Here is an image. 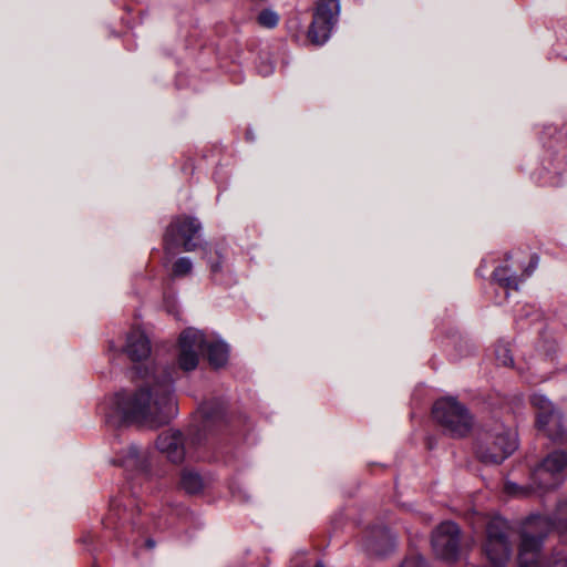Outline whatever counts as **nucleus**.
I'll use <instances>...</instances> for the list:
<instances>
[{
	"instance_id": "9b49d317",
	"label": "nucleus",
	"mask_w": 567,
	"mask_h": 567,
	"mask_svg": "<svg viewBox=\"0 0 567 567\" xmlns=\"http://www.w3.org/2000/svg\"><path fill=\"white\" fill-rule=\"evenodd\" d=\"M432 548L437 558L452 563L458 556L460 528L453 522H444L432 534Z\"/></svg>"
},
{
	"instance_id": "6e6552de",
	"label": "nucleus",
	"mask_w": 567,
	"mask_h": 567,
	"mask_svg": "<svg viewBox=\"0 0 567 567\" xmlns=\"http://www.w3.org/2000/svg\"><path fill=\"white\" fill-rule=\"evenodd\" d=\"M340 13L339 0H321L313 13V20L308 30V39L316 45L326 43L338 21Z\"/></svg>"
},
{
	"instance_id": "bb28decb",
	"label": "nucleus",
	"mask_w": 567,
	"mask_h": 567,
	"mask_svg": "<svg viewBox=\"0 0 567 567\" xmlns=\"http://www.w3.org/2000/svg\"><path fill=\"white\" fill-rule=\"evenodd\" d=\"M316 567H324L322 564H317Z\"/></svg>"
},
{
	"instance_id": "5701e85b",
	"label": "nucleus",
	"mask_w": 567,
	"mask_h": 567,
	"mask_svg": "<svg viewBox=\"0 0 567 567\" xmlns=\"http://www.w3.org/2000/svg\"><path fill=\"white\" fill-rule=\"evenodd\" d=\"M365 549L372 554V555H380L381 551L377 545V543L374 542H369L367 545H365Z\"/></svg>"
},
{
	"instance_id": "a211bd4d",
	"label": "nucleus",
	"mask_w": 567,
	"mask_h": 567,
	"mask_svg": "<svg viewBox=\"0 0 567 567\" xmlns=\"http://www.w3.org/2000/svg\"><path fill=\"white\" fill-rule=\"evenodd\" d=\"M257 22L266 29H274L279 23V14L272 9H264L257 16Z\"/></svg>"
},
{
	"instance_id": "f8f14e48",
	"label": "nucleus",
	"mask_w": 567,
	"mask_h": 567,
	"mask_svg": "<svg viewBox=\"0 0 567 567\" xmlns=\"http://www.w3.org/2000/svg\"><path fill=\"white\" fill-rule=\"evenodd\" d=\"M156 447L171 463L181 464L185 460V437L178 430L169 429L161 433Z\"/></svg>"
},
{
	"instance_id": "f03ea898",
	"label": "nucleus",
	"mask_w": 567,
	"mask_h": 567,
	"mask_svg": "<svg viewBox=\"0 0 567 567\" xmlns=\"http://www.w3.org/2000/svg\"><path fill=\"white\" fill-rule=\"evenodd\" d=\"M553 530L567 538V497L557 503L551 517L536 514L530 515L523 523L518 547L520 567L538 566L544 539Z\"/></svg>"
},
{
	"instance_id": "1a4fd4ad",
	"label": "nucleus",
	"mask_w": 567,
	"mask_h": 567,
	"mask_svg": "<svg viewBox=\"0 0 567 567\" xmlns=\"http://www.w3.org/2000/svg\"><path fill=\"white\" fill-rule=\"evenodd\" d=\"M200 228V224L193 217H176L165 233V251L173 254V250L178 246H182L185 251H194L197 248L194 238Z\"/></svg>"
},
{
	"instance_id": "6ab92c4d",
	"label": "nucleus",
	"mask_w": 567,
	"mask_h": 567,
	"mask_svg": "<svg viewBox=\"0 0 567 567\" xmlns=\"http://www.w3.org/2000/svg\"><path fill=\"white\" fill-rule=\"evenodd\" d=\"M538 179L545 186H558L561 183L560 172L557 168L550 171L547 167H543L538 172Z\"/></svg>"
},
{
	"instance_id": "393cba45",
	"label": "nucleus",
	"mask_w": 567,
	"mask_h": 567,
	"mask_svg": "<svg viewBox=\"0 0 567 567\" xmlns=\"http://www.w3.org/2000/svg\"><path fill=\"white\" fill-rule=\"evenodd\" d=\"M537 266V262H534L529 266V269H527L526 274H525V278L530 276L532 271L536 268Z\"/></svg>"
},
{
	"instance_id": "ddd939ff",
	"label": "nucleus",
	"mask_w": 567,
	"mask_h": 567,
	"mask_svg": "<svg viewBox=\"0 0 567 567\" xmlns=\"http://www.w3.org/2000/svg\"><path fill=\"white\" fill-rule=\"evenodd\" d=\"M124 351L132 361L138 362L148 358L151 353V344L144 331L133 329L127 334Z\"/></svg>"
},
{
	"instance_id": "4468645a",
	"label": "nucleus",
	"mask_w": 567,
	"mask_h": 567,
	"mask_svg": "<svg viewBox=\"0 0 567 567\" xmlns=\"http://www.w3.org/2000/svg\"><path fill=\"white\" fill-rule=\"evenodd\" d=\"M118 463L128 470H145L148 465V452L142 450L135 444H131L123 449Z\"/></svg>"
},
{
	"instance_id": "2eb2a0df",
	"label": "nucleus",
	"mask_w": 567,
	"mask_h": 567,
	"mask_svg": "<svg viewBox=\"0 0 567 567\" xmlns=\"http://www.w3.org/2000/svg\"><path fill=\"white\" fill-rule=\"evenodd\" d=\"M179 486L188 494H197L204 489L205 483L197 472L185 468L181 474Z\"/></svg>"
},
{
	"instance_id": "9d476101",
	"label": "nucleus",
	"mask_w": 567,
	"mask_h": 567,
	"mask_svg": "<svg viewBox=\"0 0 567 567\" xmlns=\"http://www.w3.org/2000/svg\"><path fill=\"white\" fill-rule=\"evenodd\" d=\"M532 404L536 409V424L553 440L560 439L563 434L561 412L544 394L535 393Z\"/></svg>"
},
{
	"instance_id": "4be33fe9",
	"label": "nucleus",
	"mask_w": 567,
	"mask_h": 567,
	"mask_svg": "<svg viewBox=\"0 0 567 567\" xmlns=\"http://www.w3.org/2000/svg\"><path fill=\"white\" fill-rule=\"evenodd\" d=\"M400 567H429L427 563L420 555L408 557Z\"/></svg>"
},
{
	"instance_id": "aec40b11",
	"label": "nucleus",
	"mask_w": 567,
	"mask_h": 567,
	"mask_svg": "<svg viewBox=\"0 0 567 567\" xmlns=\"http://www.w3.org/2000/svg\"><path fill=\"white\" fill-rule=\"evenodd\" d=\"M193 262L188 257H181L173 264L172 274L175 277H184L190 274Z\"/></svg>"
},
{
	"instance_id": "0eeeda50",
	"label": "nucleus",
	"mask_w": 567,
	"mask_h": 567,
	"mask_svg": "<svg viewBox=\"0 0 567 567\" xmlns=\"http://www.w3.org/2000/svg\"><path fill=\"white\" fill-rule=\"evenodd\" d=\"M567 477V453L555 451L548 454L532 471L530 480L539 489L549 491L560 485Z\"/></svg>"
},
{
	"instance_id": "a878e982",
	"label": "nucleus",
	"mask_w": 567,
	"mask_h": 567,
	"mask_svg": "<svg viewBox=\"0 0 567 567\" xmlns=\"http://www.w3.org/2000/svg\"><path fill=\"white\" fill-rule=\"evenodd\" d=\"M382 537H385V533L383 530L379 532Z\"/></svg>"
},
{
	"instance_id": "f3484780",
	"label": "nucleus",
	"mask_w": 567,
	"mask_h": 567,
	"mask_svg": "<svg viewBox=\"0 0 567 567\" xmlns=\"http://www.w3.org/2000/svg\"><path fill=\"white\" fill-rule=\"evenodd\" d=\"M505 491L507 494L516 497H527L532 494H538L543 492V489H539L537 484H535L533 481L528 485H519L514 482H506Z\"/></svg>"
},
{
	"instance_id": "7ed1b4c3",
	"label": "nucleus",
	"mask_w": 567,
	"mask_h": 567,
	"mask_svg": "<svg viewBox=\"0 0 567 567\" xmlns=\"http://www.w3.org/2000/svg\"><path fill=\"white\" fill-rule=\"evenodd\" d=\"M207 352V358L214 368L224 367L228 360V346L203 331L188 328L179 337L178 364L184 371L194 370L199 361V354Z\"/></svg>"
},
{
	"instance_id": "412c9836",
	"label": "nucleus",
	"mask_w": 567,
	"mask_h": 567,
	"mask_svg": "<svg viewBox=\"0 0 567 567\" xmlns=\"http://www.w3.org/2000/svg\"><path fill=\"white\" fill-rule=\"evenodd\" d=\"M495 355H496V361L498 362V364L507 367L513 363V358L511 355V352L505 346H498L495 351Z\"/></svg>"
},
{
	"instance_id": "423d86ee",
	"label": "nucleus",
	"mask_w": 567,
	"mask_h": 567,
	"mask_svg": "<svg viewBox=\"0 0 567 567\" xmlns=\"http://www.w3.org/2000/svg\"><path fill=\"white\" fill-rule=\"evenodd\" d=\"M433 416L447 433L455 437L468 434L474 424L468 410L453 398L436 401L433 406Z\"/></svg>"
},
{
	"instance_id": "20e7f679",
	"label": "nucleus",
	"mask_w": 567,
	"mask_h": 567,
	"mask_svg": "<svg viewBox=\"0 0 567 567\" xmlns=\"http://www.w3.org/2000/svg\"><path fill=\"white\" fill-rule=\"evenodd\" d=\"M517 449L516 432L499 421L484 426L478 456L487 464H499Z\"/></svg>"
},
{
	"instance_id": "dca6fc26",
	"label": "nucleus",
	"mask_w": 567,
	"mask_h": 567,
	"mask_svg": "<svg viewBox=\"0 0 567 567\" xmlns=\"http://www.w3.org/2000/svg\"><path fill=\"white\" fill-rule=\"evenodd\" d=\"M494 279L506 289L518 288V285L522 282V279L516 275L512 274L511 269L506 266L498 267L493 272Z\"/></svg>"
},
{
	"instance_id": "39448f33",
	"label": "nucleus",
	"mask_w": 567,
	"mask_h": 567,
	"mask_svg": "<svg viewBox=\"0 0 567 567\" xmlns=\"http://www.w3.org/2000/svg\"><path fill=\"white\" fill-rule=\"evenodd\" d=\"M509 525L502 517H493L486 526V539L483 550L488 567H506L512 555Z\"/></svg>"
},
{
	"instance_id": "f257e3e1",
	"label": "nucleus",
	"mask_w": 567,
	"mask_h": 567,
	"mask_svg": "<svg viewBox=\"0 0 567 567\" xmlns=\"http://www.w3.org/2000/svg\"><path fill=\"white\" fill-rule=\"evenodd\" d=\"M141 383L133 391H121L110 402L107 422L167 423L177 414L174 380L166 368L155 364L136 368Z\"/></svg>"
},
{
	"instance_id": "b1692460",
	"label": "nucleus",
	"mask_w": 567,
	"mask_h": 567,
	"mask_svg": "<svg viewBox=\"0 0 567 567\" xmlns=\"http://www.w3.org/2000/svg\"><path fill=\"white\" fill-rule=\"evenodd\" d=\"M220 268H221V266H220V262H218V261L210 264V270L214 274L218 272L220 270Z\"/></svg>"
}]
</instances>
